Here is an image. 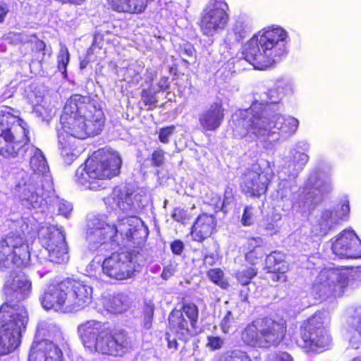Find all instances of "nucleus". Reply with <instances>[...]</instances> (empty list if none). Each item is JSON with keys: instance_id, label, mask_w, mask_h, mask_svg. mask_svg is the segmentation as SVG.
Segmentation results:
<instances>
[{"instance_id": "6ab92c4d", "label": "nucleus", "mask_w": 361, "mask_h": 361, "mask_svg": "<svg viewBox=\"0 0 361 361\" xmlns=\"http://www.w3.org/2000/svg\"><path fill=\"white\" fill-rule=\"evenodd\" d=\"M331 250L341 258L361 257V240L352 229H345L331 238Z\"/></svg>"}, {"instance_id": "20e7f679", "label": "nucleus", "mask_w": 361, "mask_h": 361, "mask_svg": "<svg viewBox=\"0 0 361 361\" xmlns=\"http://www.w3.org/2000/svg\"><path fill=\"white\" fill-rule=\"evenodd\" d=\"M147 235V228L140 219L130 216L119 219L116 224L110 225L99 217L89 220L87 240L90 249L96 250L102 245L110 243L112 248L119 245L142 240Z\"/></svg>"}, {"instance_id": "bb28decb", "label": "nucleus", "mask_w": 361, "mask_h": 361, "mask_svg": "<svg viewBox=\"0 0 361 361\" xmlns=\"http://www.w3.org/2000/svg\"><path fill=\"white\" fill-rule=\"evenodd\" d=\"M148 0H106L109 7L119 13H140L147 6Z\"/></svg>"}, {"instance_id": "864d4df0", "label": "nucleus", "mask_w": 361, "mask_h": 361, "mask_svg": "<svg viewBox=\"0 0 361 361\" xmlns=\"http://www.w3.org/2000/svg\"><path fill=\"white\" fill-rule=\"evenodd\" d=\"M183 243L181 240H177L171 244V249L173 254L180 255L183 250Z\"/></svg>"}, {"instance_id": "6e6d98bb", "label": "nucleus", "mask_w": 361, "mask_h": 361, "mask_svg": "<svg viewBox=\"0 0 361 361\" xmlns=\"http://www.w3.org/2000/svg\"><path fill=\"white\" fill-rule=\"evenodd\" d=\"M270 361H293L291 355L286 352L276 354Z\"/></svg>"}, {"instance_id": "412c9836", "label": "nucleus", "mask_w": 361, "mask_h": 361, "mask_svg": "<svg viewBox=\"0 0 361 361\" xmlns=\"http://www.w3.org/2000/svg\"><path fill=\"white\" fill-rule=\"evenodd\" d=\"M65 280L56 284L49 285L39 297L42 307L53 309L56 312H69L68 295Z\"/></svg>"}, {"instance_id": "9b49d317", "label": "nucleus", "mask_w": 361, "mask_h": 361, "mask_svg": "<svg viewBox=\"0 0 361 361\" xmlns=\"http://www.w3.org/2000/svg\"><path fill=\"white\" fill-rule=\"evenodd\" d=\"M352 280L361 281V267L350 269H324L315 279L312 290L319 297L341 296Z\"/></svg>"}, {"instance_id": "09e8293b", "label": "nucleus", "mask_w": 361, "mask_h": 361, "mask_svg": "<svg viewBox=\"0 0 361 361\" xmlns=\"http://www.w3.org/2000/svg\"><path fill=\"white\" fill-rule=\"evenodd\" d=\"M154 315V309L151 306H148L145 311L144 327L149 329L152 327V323Z\"/></svg>"}, {"instance_id": "4468645a", "label": "nucleus", "mask_w": 361, "mask_h": 361, "mask_svg": "<svg viewBox=\"0 0 361 361\" xmlns=\"http://www.w3.org/2000/svg\"><path fill=\"white\" fill-rule=\"evenodd\" d=\"M228 11L225 0H209L200 15L198 25L202 35L213 37L223 31L229 21Z\"/></svg>"}, {"instance_id": "58836bf2", "label": "nucleus", "mask_w": 361, "mask_h": 361, "mask_svg": "<svg viewBox=\"0 0 361 361\" xmlns=\"http://www.w3.org/2000/svg\"><path fill=\"white\" fill-rule=\"evenodd\" d=\"M165 153L161 149H157L152 154L151 161L152 164L156 167L161 166L165 161Z\"/></svg>"}, {"instance_id": "39448f33", "label": "nucleus", "mask_w": 361, "mask_h": 361, "mask_svg": "<svg viewBox=\"0 0 361 361\" xmlns=\"http://www.w3.org/2000/svg\"><path fill=\"white\" fill-rule=\"evenodd\" d=\"M287 39L288 32L280 27L263 29L246 44L245 59L256 69L270 67L285 54Z\"/></svg>"}, {"instance_id": "bf43d9fd", "label": "nucleus", "mask_w": 361, "mask_h": 361, "mask_svg": "<svg viewBox=\"0 0 361 361\" xmlns=\"http://www.w3.org/2000/svg\"><path fill=\"white\" fill-rule=\"evenodd\" d=\"M240 297L242 301H247L248 298L247 289H243L240 291Z\"/></svg>"}, {"instance_id": "de8ad7c7", "label": "nucleus", "mask_w": 361, "mask_h": 361, "mask_svg": "<svg viewBox=\"0 0 361 361\" xmlns=\"http://www.w3.org/2000/svg\"><path fill=\"white\" fill-rule=\"evenodd\" d=\"M172 218L176 221L181 222L183 224H185V221L189 219L187 212L178 208L174 209V212L172 214Z\"/></svg>"}, {"instance_id": "c85d7f7f", "label": "nucleus", "mask_w": 361, "mask_h": 361, "mask_svg": "<svg viewBox=\"0 0 361 361\" xmlns=\"http://www.w3.org/2000/svg\"><path fill=\"white\" fill-rule=\"evenodd\" d=\"M104 306L108 312L121 313L127 309V298L123 294L110 296L104 300Z\"/></svg>"}, {"instance_id": "423d86ee", "label": "nucleus", "mask_w": 361, "mask_h": 361, "mask_svg": "<svg viewBox=\"0 0 361 361\" xmlns=\"http://www.w3.org/2000/svg\"><path fill=\"white\" fill-rule=\"evenodd\" d=\"M78 333L85 348L111 356H123L132 348L130 338L125 331L111 334L104 324L89 320L78 326Z\"/></svg>"}, {"instance_id": "a211bd4d", "label": "nucleus", "mask_w": 361, "mask_h": 361, "mask_svg": "<svg viewBox=\"0 0 361 361\" xmlns=\"http://www.w3.org/2000/svg\"><path fill=\"white\" fill-rule=\"evenodd\" d=\"M69 312L87 307L92 301L93 289L85 281L67 279L65 280Z\"/></svg>"}, {"instance_id": "7c9ffc66", "label": "nucleus", "mask_w": 361, "mask_h": 361, "mask_svg": "<svg viewBox=\"0 0 361 361\" xmlns=\"http://www.w3.org/2000/svg\"><path fill=\"white\" fill-rule=\"evenodd\" d=\"M217 361H251V360L246 353L240 350H233L221 354Z\"/></svg>"}, {"instance_id": "5fc2aeb1", "label": "nucleus", "mask_w": 361, "mask_h": 361, "mask_svg": "<svg viewBox=\"0 0 361 361\" xmlns=\"http://www.w3.org/2000/svg\"><path fill=\"white\" fill-rule=\"evenodd\" d=\"M194 54H195L194 48L191 45H188V46L185 47L182 50V54H181L183 56V61L187 62V63H190L188 61V58L193 57Z\"/></svg>"}, {"instance_id": "2f4dec72", "label": "nucleus", "mask_w": 361, "mask_h": 361, "mask_svg": "<svg viewBox=\"0 0 361 361\" xmlns=\"http://www.w3.org/2000/svg\"><path fill=\"white\" fill-rule=\"evenodd\" d=\"M232 32L235 36V39L240 42L250 32L248 23L241 18L237 19L233 26Z\"/></svg>"}, {"instance_id": "0eeeda50", "label": "nucleus", "mask_w": 361, "mask_h": 361, "mask_svg": "<svg viewBox=\"0 0 361 361\" xmlns=\"http://www.w3.org/2000/svg\"><path fill=\"white\" fill-rule=\"evenodd\" d=\"M121 162L117 152L96 151L76 170L75 182L92 190L104 188V180L119 173Z\"/></svg>"}, {"instance_id": "b1692460", "label": "nucleus", "mask_w": 361, "mask_h": 361, "mask_svg": "<svg viewBox=\"0 0 361 361\" xmlns=\"http://www.w3.org/2000/svg\"><path fill=\"white\" fill-rule=\"evenodd\" d=\"M224 116L221 104L214 103L199 115V122L203 130L212 131L221 126Z\"/></svg>"}, {"instance_id": "9d476101", "label": "nucleus", "mask_w": 361, "mask_h": 361, "mask_svg": "<svg viewBox=\"0 0 361 361\" xmlns=\"http://www.w3.org/2000/svg\"><path fill=\"white\" fill-rule=\"evenodd\" d=\"M331 189V181L329 177L314 173L310 176L305 189L302 194L299 195L298 200H296L298 195L293 194L291 188L286 182L280 183L277 195L282 200L291 201L295 209L305 210L318 203L322 195L329 192Z\"/></svg>"}, {"instance_id": "a878e982", "label": "nucleus", "mask_w": 361, "mask_h": 361, "mask_svg": "<svg viewBox=\"0 0 361 361\" xmlns=\"http://www.w3.org/2000/svg\"><path fill=\"white\" fill-rule=\"evenodd\" d=\"M215 226L216 221L214 216L206 214L200 215L192 228V239L198 242L203 241L212 235Z\"/></svg>"}, {"instance_id": "338daca9", "label": "nucleus", "mask_w": 361, "mask_h": 361, "mask_svg": "<svg viewBox=\"0 0 361 361\" xmlns=\"http://www.w3.org/2000/svg\"><path fill=\"white\" fill-rule=\"evenodd\" d=\"M352 361H361V357L354 358Z\"/></svg>"}, {"instance_id": "e433bc0d", "label": "nucleus", "mask_w": 361, "mask_h": 361, "mask_svg": "<svg viewBox=\"0 0 361 361\" xmlns=\"http://www.w3.org/2000/svg\"><path fill=\"white\" fill-rule=\"evenodd\" d=\"M48 336L52 337L56 342L61 343L64 340L61 328L55 323H49L47 324Z\"/></svg>"}, {"instance_id": "2eb2a0df", "label": "nucleus", "mask_w": 361, "mask_h": 361, "mask_svg": "<svg viewBox=\"0 0 361 361\" xmlns=\"http://www.w3.org/2000/svg\"><path fill=\"white\" fill-rule=\"evenodd\" d=\"M138 268L136 255L128 252L113 253L105 259L102 264L104 274L116 280L133 277Z\"/></svg>"}, {"instance_id": "1a4fd4ad", "label": "nucleus", "mask_w": 361, "mask_h": 361, "mask_svg": "<svg viewBox=\"0 0 361 361\" xmlns=\"http://www.w3.org/2000/svg\"><path fill=\"white\" fill-rule=\"evenodd\" d=\"M28 321L23 305L4 302L0 307V355L12 353L20 344V337Z\"/></svg>"}, {"instance_id": "dca6fc26", "label": "nucleus", "mask_w": 361, "mask_h": 361, "mask_svg": "<svg viewBox=\"0 0 361 361\" xmlns=\"http://www.w3.org/2000/svg\"><path fill=\"white\" fill-rule=\"evenodd\" d=\"M195 304H184L180 310H173L169 317V328L180 340H187L195 331L198 319Z\"/></svg>"}, {"instance_id": "69168bd1", "label": "nucleus", "mask_w": 361, "mask_h": 361, "mask_svg": "<svg viewBox=\"0 0 361 361\" xmlns=\"http://www.w3.org/2000/svg\"><path fill=\"white\" fill-rule=\"evenodd\" d=\"M45 47L44 44L43 42L42 41H39L38 43H37V47L39 48V49H44Z\"/></svg>"}, {"instance_id": "4c0bfd02", "label": "nucleus", "mask_w": 361, "mask_h": 361, "mask_svg": "<svg viewBox=\"0 0 361 361\" xmlns=\"http://www.w3.org/2000/svg\"><path fill=\"white\" fill-rule=\"evenodd\" d=\"M59 214L68 218L73 209L71 203L64 200H58L56 202Z\"/></svg>"}, {"instance_id": "c03bdc74", "label": "nucleus", "mask_w": 361, "mask_h": 361, "mask_svg": "<svg viewBox=\"0 0 361 361\" xmlns=\"http://www.w3.org/2000/svg\"><path fill=\"white\" fill-rule=\"evenodd\" d=\"M224 342L219 336H208L207 346L212 350L220 349Z\"/></svg>"}, {"instance_id": "aec40b11", "label": "nucleus", "mask_w": 361, "mask_h": 361, "mask_svg": "<svg viewBox=\"0 0 361 361\" xmlns=\"http://www.w3.org/2000/svg\"><path fill=\"white\" fill-rule=\"evenodd\" d=\"M271 178V174L255 164L242 175L240 188L248 195L259 196L266 192Z\"/></svg>"}, {"instance_id": "a19ab883", "label": "nucleus", "mask_w": 361, "mask_h": 361, "mask_svg": "<svg viewBox=\"0 0 361 361\" xmlns=\"http://www.w3.org/2000/svg\"><path fill=\"white\" fill-rule=\"evenodd\" d=\"M174 131V126L161 128L159 132V141L162 143H168L169 142V137L173 134Z\"/></svg>"}, {"instance_id": "774afa93", "label": "nucleus", "mask_w": 361, "mask_h": 361, "mask_svg": "<svg viewBox=\"0 0 361 361\" xmlns=\"http://www.w3.org/2000/svg\"><path fill=\"white\" fill-rule=\"evenodd\" d=\"M11 361H18L17 359L14 358L13 360H11Z\"/></svg>"}, {"instance_id": "3c124183", "label": "nucleus", "mask_w": 361, "mask_h": 361, "mask_svg": "<svg viewBox=\"0 0 361 361\" xmlns=\"http://www.w3.org/2000/svg\"><path fill=\"white\" fill-rule=\"evenodd\" d=\"M118 207L124 212H129L133 210V205L130 196H126L125 200L122 198L118 202Z\"/></svg>"}, {"instance_id": "f257e3e1", "label": "nucleus", "mask_w": 361, "mask_h": 361, "mask_svg": "<svg viewBox=\"0 0 361 361\" xmlns=\"http://www.w3.org/2000/svg\"><path fill=\"white\" fill-rule=\"evenodd\" d=\"M27 124L9 111L0 114V155L6 158L30 157L32 173L20 169L16 174V188L24 204L32 209L44 205V190L52 189L49 167L42 152L30 144Z\"/></svg>"}, {"instance_id": "37998d69", "label": "nucleus", "mask_w": 361, "mask_h": 361, "mask_svg": "<svg viewBox=\"0 0 361 361\" xmlns=\"http://www.w3.org/2000/svg\"><path fill=\"white\" fill-rule=\"evenodd\" d=\"M177 267L178 264L175 262H170L169 264L165 266L161 274V279L167 280L171 278L177 271Z\"/></svg>"}, {"instance_id": "4d7b16f0", "label": "nucleus", "mask_w": 361, "mask_h": 361, "mask_svg": "<svg viewBox=\"0 0 361 361\" xmlns=\"http://www.w3.org/2000/svg\"><path fill=\"white\" fill-rule=\"evenodd\" d=\"M9 11L8 6L6 4H0V23H2Z\"/></svg>"}, {"instance_id": "f704fd0d", "label": "nucleus", "mask_w": 361, "mask_h": 361, "mask_svg": "<svg viewBox=\"0 0 361 361\" xmlns=\"http://www.w3.org/2000/svg\"><path fill=\"white\" fill-rule=\"evenodd\" d=\"M256 274L257 271L254 268H248L237 272L236 279L240 284L246 286Z\"/></svg>"}, {"instance_id": "ddd939ff", "label": "nucleus", "mask_w": 361, "mask_h": 361, "mask_svg": "<svg viewBox=\"0 0 361 361\" xmlns=\"http://www.w3.org/2000/svg\"><path fill=\"white\" fill-rule=\"evenodd\" d=\"M329 324L327 314L317 312L308 319L301 329L299 345L307 350L318 351L328 347L331 337L326 329Z\"/></svg>"}, {"instance_id": "8fccbe9b", "label": "nucleus", "mask_w": 361, "mask_h": 361, "mask_svg": "<svg viewBox=\"0 0 361 361\" xmlns=\"http://www.w3.org/2000/svg\"><path fill=\"white\" fill-rule=\"evenodd\" d=\"M142 99L146 105L149 106H155L157 102L154 95L146 90L142 92Z\"/></svg>"}, {"instance_id": "79ce46f5", "label": "nucleus", "mask_w": 361, "mask_h": 361, "mask_svg": "<svg viewBox=\"0 0 361 361\" xmlns=\"http://www.w3.org/2000/svg\"><path fill=\"white\" fill-rule=\"evenodd\" d=\"M254 212L252 207H246L244 209L241 222L243 226H248L254 223Z\"/></svg>"}, {"instance_id": "13d9d810", "label": "nucleus", "mask_w": 361, "mask_h": 361, "mask_svg": "<svg viewBox=\"0 0 361 361\" xmlns=\"http://www.w3.org/2000/svg\"><path fill=\"white\" fill-rule=\"evenodd\" d=\"M353 326L355 327V331L360 336V338L358 340V342H361V314L354 319Z\"/></svg>"}, {"instance_id": "72a5a7b5", "label": "nucleus", "mask_w": 361, "mask_h": 361, "mask_svg": "<svg viewBox=\"0 0 361 361\" xmlns=\"http://www.w3.org/2000/svg\"><path fill=\"white\" fill-rule=\"evenodd\" d=\"M70 60V54L68 48L65 46H61L58 56V68L65 75L66 73V67Z\"/></svg>"}, {"instance_id": "393cba45", "label": "nucleus", "mask_w": 361, "mask_h": 361, "mask_svg": "<svg viewBox=\"0 0 361 361\" xmlns=\"http://www.w3.org/2000/svg\"><path fill=\"white\" fill-rule=\"evenodd\" d=\"M39 238L47 251H52L53 248L66 244L63 232L54 226L42 227L39 231Z\"/></svg>"}, {"instance_id": "f03ea898", "label": "nucleus", "mask_w": 361, "mask_h": 361, "mask_svg": "<svg viewBox=\"0 0 361 361\" xmlns=\"http://www.w3.org/2000/svg\"><path fill=\"white\" fill-rule=\"evenodd\" d=\"M276 94L275 90H269L255 99L249 109L235 113V116L239 118L236 121L238 125L244 128L239 133L240 137L271 143L281 136L288 137L295 133L298 120L291 116L285 118L276 113L279 100L275 98Z\"/></svg>"}, {"instance_id": "680f3d73", "label": "nucleus", "mask_w": 361, "mask_h": 361, "mask_svg": "<svg viewBox=\"0 0 361 361\" xmlns=\"http://www.w3.org/2000/svg\"><path fill=\"white\" fill-rule=\"evenodd\" d=\"M168 346L169 348L177 349L178 343L176 340L171 341L169 339L168 341Z\"/></svg>"}, {"instance_id": "f3484780", "label": "nucleus", "mask_w": 361, "mask_h": 361, "mask_svg": "<svg viewBox=\"0 0 361 361\" xmlns=\"http://www.w3.org/2000/svg\"><path fill=\"white\" fill-rule=\"evenodd\" d=\"M348 201H345L334 209H324L315 216L312 225V233L317 236H324L339 225L348 215Z\"/></svg>"}, {"instance_id": "0e129e2a", "label": "nucleus", "mask_w": 361, "mask_h": 361, "mask_svg": "<svg viewBox=\"0 0 361 361\" xmlns=\"http://www.w3.org/2000/svg\"><path fill=\"white\" fill-rule=\"evenodd\" d=\"M89 61L87 60H82L80 61V69H84L87 67V64H88Z\"/></svg>"}, {"instance_id": "473e14b6", "label": "nucleus", "mask_w": 361, "mask_h": 361, "mask_svg": "<svg viewBox=\"0 0 361 361\" xmlns=\"http://www.w3.org/2000/svg\"><path fill=\"white\" fill-rule=\"evenodd\" d=\"M207 276L214 283L222 288L226 289L229 286L228 281L224 279L223 271L219 268L210 269L207 272Z\"/></svg>"}, {"instance_id": "052dcab7", "label": "nucleus", "mask_w": 361, "mask_h": 361, "mask_svg": "<svg viewBox=\"0 0 361 361\" xmlns=\"http://www.w3.org/2000/svg\"><path fill=\"white\" fill-rule=\"evenodd\" d=\"M265 230L272 234L274 232H275V225L273 223H268L265 226Z\"/></svg>"}, {"instance_id": "7ed1b4c3", "label": "nucleus", "mask_w": 361, "mask_h": 361, "mask_svg": "<svg viewBox=\"0 0 361 361\" xmlns=\"http://www.w3.org/2000/svg\"><path fill=\"white\" fill-rule=\"evenodd\" d=\"M60 123L66 135L59 131V146L61 155L68 162L75 159L77 154L67 140L68 135L78 139L98 135L104 125V115L97 102L87 96L74 94L66 102Z\"/></svg>"}, {"instance_id": "e2e57ef3", "label": "nucleus", "mask_w": 361, "mask_h": 361, "mask_svg": "<svg viewBox=\"0 0 361 361\" xmlns=\"http://www.w3.org/2000/svg\"><path fill=\"white\" fill-rule=\"evenodd\" d=\"M213 259H214V258H213V257H212V256L206 255V256L204 257V262H205L206 263H208V264H212V263H213Z\"/></svg>"}, {"instance_id": "c756f323", "label": "nucleus", "mask_w": 361, "mask_h": 361, "mask_svg": "<svg viewBox=\"0 0 361 361\" xmlns=\"http://www.w3.org/2000/svg\"><path fill=\"white\" fill-rule=\"evenodd\" d=\"M47 252L49 261L54 263H65L69 259L66 244L59 245L54 249L53 248L52 251L49 250Z\"/></svg>"}, {"instance_id": "f8f14e48", "label": "nucleus", "mask_w": 361, "mask_h": 361, "mask_svg": "<svg viewBox=\"0 0 361 361\" xmlns=\"http://www.w3.org/2000/svg\"><path fill=\"white\" fill-rule=\"evenodd\" d=\"M286 332L284 322L265 317L248 325L243 332V339L252 346L269 348L278 345L283 341Z\"/></svg>"}, {"instance_id": "cd10ccee", "label": "nucleus", "mask_w": 361, "mask_h": 361, "mask_svg": "<svg viewBox=\"0 0 361 361\" xmlns=\"http://www.w3.org/2000/svg\"><path fill=\"white\" fill-rule=\"evenodd\" d=\"M308 147L307 143L300 142L290 151V159L293 162V169L297 172L302 170L308 161L309 157L305 152L308 149Z\"/></svg>"}, {"instance_id": "603ef678", "label": "nucleus", "mask_w": 361, "mask_h": 361, "mask_svg": "<svg viewBox=\"0 0 361 361\" xmlns=\"http://www.w3.org/2000/svg\"><path fill=\"white\" fill-rule=\"evenodd\" d=\"M263 240L260 237L249 238L247 240V249L250 250H255V248L262 246Z\"/></svg>"}, {"instance_id": "6e6552de", "label": "nucleus", "mask_w": 361, "mask_h": 361, "mask_svg": "<svg viewBox=\"0 0 361 361\" xmlns=\"http://www.w3.org/2000/svg\"><path fill=\"white\" fill-rule=\"evenodd\" d=\"M27 225L22 220L0 239V269L25 267L29 264L30 252L25 234Z\"/></svg>"}, {"instance_id": "4be33fe9", "label": "nucleus", "mask_w": 361, "mask_h": 361, "mask_svg": "<svg viewBox=\"0 0 361 361\" xmlns=\"http://www.w3.org/2000/svg\"><path fill=\"white\" fill-rule=\"evenodd\" d=\"M32 283L23 273L16 274L15 276H10L4 284V294L6 301L11 305H18L13 304L14 300L20 301L28 297L31 293Z\"/></svg>"}, {"instance_id": "ea45409f", "label": "nucleus", "mask_w": 361, "mask_h": 361, "mask_svg": "<svg viewBox=\"0 0 361 361\" xmlns=\"http://www.w3.org/2000/svg\"><path fill=\"white\" fill-rule=\"evenodd\" d=\"M235 322L234 317L231 311H227L221 322V327L224 333L228 332Z\"/></svg>"}, {"instance_id": "5701e85b", "label": "nucleus", "mask_w": 361, "mask_h": 361, "mask_svg": "<svg viewBox=\"0 0 361 361\" xmlns=\"http://www.w3.org/2000/svg\"><path fill=\"white\" fill-rule=\"evenodd\" d=\"M29 361H62V352L58 345L47 339L32 343Z\"/></svg>"}, {"instance_id": "49530a36", "label": "nucleus", "mask_w": 361, "mask_h": 361, "mask_svg": "<svg viewBox=\"0 0 361 361\" xmlns=\"http://www.w3.org/2000/svg\"><path fill=\"white\" fill-rule=\"evenodd\" d=\"M285 257L284 255L280 252L274 251L267 255L266 261L267 263L269 265H272L273 264H279L284 261Z\"/></svg>"}, {"instance_id": "a18cd8bd", "label": "nucleus", "mask_w": 361, "mask_h": 361, "mask_svg": "<svg viewBox=\"0 0 361 361\" xmlns=\"http://www.w3.org/2000/svg\"><path fill=\"white\" fill-rule=\"evenodd\" d=\"M263 257V252L260 250H250L245 255L246 260L252 264H257Z\"/></svg>"}, {"instance_id": "c9c22d12", "label": "nucleus", "mask_w": 361, "mask_h": 361, "mask_svg": "<svg viewBox=\"0 0 361 361\" xmlns=\"http://www.w3.org/2000/svg\"><path fill=\"white\" fill-rule=\"evenodd\" d=\"M26 99L27 102L33 106L40 105L43 100L44 96L42 93L36 89H30L27 91Z\"/></svg>"}]
</instances>
